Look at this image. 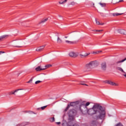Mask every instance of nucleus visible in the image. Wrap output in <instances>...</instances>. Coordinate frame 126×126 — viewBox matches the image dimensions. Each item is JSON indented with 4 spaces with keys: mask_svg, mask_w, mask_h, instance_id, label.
<instances>
[{
    "mask_svg": "<svg viewBox=\"0 0 126 126\" xmlns=\"http://www.w3.org/2000/svg\"><path fill=\"white\" fill-rule=\"evenodd\" d=\"M81 113L90 116L95 115V120H105L106 117V109L98 103L95 104L92 108L86 110V112L82 111Z\"/></svg>",
    "mask_w": 126,
    "mask_h": 126,
    "instance_id": "f257e3e1",
    "label": "nucleus"
},
{
    "mask_svg": "<svg viewBox=\"0 0 126 126\" xmlns=\"http://www.w3.org/2000/svg\"><path fill=\"white\" fill-rule=\"evenodd\" d=\"M77 113H80L79 110H78L76 111L75 109H71L69 111V118L68 123H70V124H72V122H74V116Z\"/></svg>",
    "mask_w": 126,
    "mask_h": 126,
    "instance_id": "f03ea898",
    "label": "nucleus"
},
{
    "mask_svg": "<svg viewBox=\"0 0 126 126\" xmlns=\"http://www.w3.org/2000/svg\"><path fill=\"white\" fill-rule=\"evenodd\" d=\"M90 105V102H88L86 103V101H83L81 103V105L79 106V108L78 110L80 113H81L84 111V112L86 113V110L88 106Z\"/></svg>",
    "mask_w": 126,
    "mask_h": 126,
    "instance_id": "7ed1b4c3",
    "label": "nucleus"
},
{
    "mask_svg": "<svg viewBox=\"0 0 126 126\" xmlns=\"http://www.w3.org/2000/svg\"><path fill=\"white\" fill-rule=\"evenodd\" d=\"M96 64H97V62L96 61H92L89 64H86V66L87 68H93V67L95 66Z\"/></svg>",
    "mask_w": 126,
    "mask_h": 126,
    "instance_id": "20e7f679",
    "label": "nucleus"
},
{
    "mask_svg": "<svg viewBox=\"0 0 126 126\" xmlns=\"http://www.w3.org/2000/svg\"><path fill=\"white\" fill-rule=\"evenodd\" d=\"M69 56L71 57V58H76L78 57V53L72 52L69 54Z\"/></svg>",
    "mask_w": 126,
    "mask_h": 126,
    "instance_id": "39448f33",
    "label": "nucleus"
},
{
    "mask_svg": "<svg viewBox=\"0 0 126 126\" xmlns=\"http://www.w3.org/2000/svg\"><path fill=\"white\" fill-rule=\"evenodd\" d=\"M101 68L102 70H106L107 68V63L106 62H103L101 64Z\"/></svg>",
    "mask_w": 126,
    "mask_h": 126,
    "instance_id": "423d86ee",
    "label": "nucleus"
},
{
    "mask_svg": "<svg viewBox=\"0 0 126 126\" xmlns=\"http://www.w3.org/2000/svg\"><path fill=\"white\" fill-rule=\"evenodd\" d=\"M106 83H107V84H110V85H112V86H119V85L116 84V83L112 82V81H107Z\"/></svg>",
    "mask_w": 126,
    "mask_h": 126,
    "instance_id": "0eeeda50",
    "label": "nucleus"
},
{
    "mask_svg": "<svg viewBox=\"0 0 126 126\" xmlns=\"http://www.w3.org/2000/svg\"><path fill=\"white\" fill-rule=\"evenodd\" d=\"M8 37H9V35H3L0 36V42H1V41H3V40H5V39H7Z\"/></svg>",
    "mask_w": 126,
    "mask_h": 126,
    "instance_id": "6e6552de",
    "label": "nucleus"
},
{
    "mask_svg": "<svg viewBox=\"0 0 126 126\" xmlns=\"http://www.w3.org/2000/svg\"><path fill=\"white\" fill-rule=\"evenodd\" d=\"M19 90H22L21 89H19L17 90H16L14 92H10L8 93V95H15V92H17V91H19Z\"/></svg>",
    "mask_w": 126,
    "mask_h": 126,
    "instance_id": "1a4fd4ad",
    "label": "nucleus"
},
{
    "mask_svg": "<svg viewBox=\"0 0 126 126\" xmlns=\"http://www.w3.org/2000/svg\"><path fill=\"white\" fill-rule=\"evenodd\" d=\"M44 67H42L41 66H38L35 68L36 71H41V70H44Z\"/></svg>",
    "mask_w": 126,
    "mask_h": 126,
    "instance_id": "9d476101",
    "label": "nucleus"
},
{
    "mask_svg": "<svg viewBox=\"0 0 126 126\" xmlns=\"http://www.w3.org/2000/svg\"><path fill=\"white\" fill-rule=\"evenodd\" d=\"M118 33L123 34V35H126V31L125 30H119Z\"/></svg>",
    "mask_w": 126,
    "mask_h": 126,
    "instance_id": "9b49d317",
    "label": "nucleus"
},
{
    "mask_svg": "<svg viewBox=\"0 0 126 126\" xmlns=\"http://www.w3.org/2000/svg\"><path fill=\"white\" fill-rule=\"evenodd\" d=\"M45 48V45L40 46V47H38L36 51H37L38 52H42V51H43V50Z\"/></svg>",
    "mask_w": 126,
    "mask_h": 126,
    "instance_id": "f8f14e48",
    "label": "nucleus"
},
{
    "mask_svg": "<svg viewBox=\"0 0 126 126\" xmlns=\"http://www.w3.org/2000/svg\"><path fill=\"white\" fill-rule=\"evenodd\" d=\"M90 54V53H86L85 55H82V54H80V58H86V57H87V56H89V55Z\"/></svg>",
    "mask_w": 126,
    "mask_h": 126,
    "instance_id": "ddd939ff",
    "label": "nucleus"
},
{
    "mask_svg": "<svg viewBox=\"0 0 126 126\" xmlns=\"http://www.w3.org/2000/svg\"><path fill=\"white\" fill-rule=\"evenodd\" d=\"M113 16H119V15H122L124 13H113L111 14Z\"/></svg>",
    "mask_w": 126,
    "mask_h": 126,
    "instance_id": "4468645a",
    "label": "nucleus"
},
{
    "mask_svg": "<svg viewBox=\"0 0 126 126\" xmlns=\"http://www.w3.org/2000/svg\"><path fill=\"white\" fill-rule=\"evenodd\" d=\"M57 43L58 44H62V43H63V40H62V39H61V38H60L59 36H58L57 38Z\"/></svg>",
    "mask_w": 126,
    "mask_h": 126,
    "instance_id": "2eb2a0df",
    "label": "nucleus"
},
{
    "mask_svg": "<svg viewBox=\"0 0 126 126\" xmlns=\"http://www.w3.org/2000/svg\"><path fill=\"white\" fill-rule=\"evenodd\" d=\"M67 1V0H61V1H59V3L60 4H63L65 3Z\"/></svg>",
    "mask_w": 126,
    "mask_h": 126,
    "instance_id": "dca6fc26",
    "label": "nucleus"
},
{
    "mask_svg": "<svg viewBox=\"0 0 126 126\" xmlns=\"http://www.w3.org/2000/svg\"><path fill=\"white\" fill-rule=\"evenodd\" d=\"M116 68L117 69H118V70L121 71V72H123V73H126V72H125V71H124V69H123V68H122L121 67H117Z\"/></svg>",
    "mask_w": 126,
    "mask_h": 126,
    "instance_id": "f3484780",
    "label": "nucleus"
},
{
    "mask_svg": "<svg viewBox=\"0 0 126 126\" xmlns=\"http://www.w3.org/2000/svg\"><path fill=\"white\" fill-rule=\"evenodd\" d=\"M76 103H77V101L76 102H70L69 106H71V107H74L75 105H76Z\"/></svg>",
    "mask_w": 126,
    "mask_h": 126,
    "instance_id": "a211bd4d",
    "label": "nucleus"
},
{
    "mask_svg": "<svg viewBox=\"0 0 126 126\" xmlns=\"http://www.w3.org/2000/svg\"><path fill=\"white\" fill-rule=\"evenodd\" d=\"M68 126H79L77 124H74L72 123L70 124V122L68 123Z\"/></svg>",
    "mask_w": 126,
    "mask_h": 126,
    "instance_id": "6ab92c4d",
    "label": "nucleus"
},
{
    "mask_svg": "<svg viewBox=\"0 0 126 126\" xmlns=\"http://www.w3.org/2000/svg\"><path fill=\"white\" fill-rule=\"evenodd\" d=\"M52 66V65L51 64H47V65H46L45 66H44V68H43L44 69V70H45V69H47V68H49V67H51Z\"/></svg>",
    "mask_w": 126,
    "mask_h": 126,
    "instance_id": "aec40b11",
    "label": "nucleus"
},
{
    "mask_svg": "<svg viewBox=\"0 0 126 126\" xmlns=\"http://www.w3.org/2000/svg\"><path fill=\"white\" fill-rule=\"evenodd\" d=\"M126 61V58L121 61H118L117 62H116V63L118 64L119 63H124V62Z\"/></svg>",
    "mask_w": 126,
    "mask_h": 126,
    "instance_id": "412c9836",
    "label": "nucleus"
},
{
    "mask_svg": "<svg viewBox=\"0 0 126 126\" xmlns=\"http://www.w3.org/2000/svg\"><path fill=\"white\" fill-rule=\"evenodd\" d=\"M91 126H97V124H96V122L93 121L90 125Z\"/></svg>",
    "mask_w": 126,
    "mask_h": 126,
    "instance_id": "4be33fe9",
    "label": "nucleus"
},
{
    "mask_svg": "<svg viewBox=\"0 0 126 126\" xmlns=\"http://www.w3.org/2000/svg\"><path fill=\"white\" fill-rule=\"evenodd\" d=\"M102 7H106V3H99Z\"/></svg>",
    "mask_w": 126,
    "mask_h": 126,
    "instance_id": "5701e85b",
    "label": "nucleus"
},
{
    "mask_svg": "<svg viewBox=\"0 0 126 126\" xmlns=\"http://www.w3.org/2000/svg\"><path fill=\"white\" fill-rule=\"evenodd\" d=\"M95 22L96 24H97V25H104V23H100V22L97 21V19H95Z\"/></svg>",
    "mask_w": 126,
    "mask_h": 126,
    "instance_id": "b1692460",
    "label": "nucleus"
},
{
    "mask_svg": "<svg viewBox=\"0 0 126 126\" xmlns=\"http://www.w3.org/2000/svg\"><path fill=\"white\" fill-rule=\"evenodd\" d=\"M65 43H67V44H74V42L73 41H70L69 40H65Z\"/></svg>",
    "mask_w": 126,
    "mask_h": 126,
    "instance_id": "393cba45",
    "label": "nucleus"
},
{
    "mask_svg": "<svg viewBox=\"0 0 126 126\" xmlns=\"http://www.w3.org/2000/svg\"><path fill=\"white\" fill-rule=\"evenodd\" d=\"M47 20H48V18L42 20V21H41V22L39 23L40 24L45 23V22H46V21H47Z\"/></svg>",
    "mask_w": 126,
    "mask_h": 126,
    "instance_id": "a878e982",
    "label": "nucleus"
},
{
    "mask_svg": "<svg viewBox=\"0 0 126 126\" xmlns=\"http://www.w3.org/2000/svg\"><path fill=\"white\" fill-rule=\"evenodd\" d=\"M70 107V105H69V104H68L67 107L64 110L65 112H66L68 110V109H69Z\"/></svg>",
    "mask_w": 126,
    "mask_h": 126,
    "instance_id": "bb28decb",
    "label": "nucleus"
},
{
    "mask_svg": "<svg viewBox=\"0 0 126 126\" xmlns=\"http://www.w3.org/2000/svg\"><path fill=\"white\" fill-rule=\"evenodd\" d=\"M115 126H124V125H123V124L121 123H119L117 124H116Z\"/></svg>",
    "mask_w": 126,
    "mask_h": 126,
    "instance_id": "cd10ccee",
    "label": "nucleus"
},
{
    "mask_svg": "<svg viewBox=\"0 0 126 126\" xmlns=\"http://www.w3.org/2000/svg\"><path fill=\"white\" fill-rule=\"evenodd\" d=\"M50 122H52V123L55 122V118L53 117V118H50Z\"/></svg>",
    "mask_w": 126,
    "mask_h": 126,
    "instance_id": "c85d7f7f",
    "label": "nucleus"
},
{
    "mask_svg": "<svg viewBox=\"0 0 126 126\" xmlns=\"http://www.w3.org/2000/svg\"><path fill=\"white\" fill-rule=\"evenodd\" d=\"M40 82H42V81H36L35 82V84H39V83H40Z\"/></svg>",
    "mask_w": 126,
    "mask_h": 126,
    "instance_id": "c756f323",
    "label": "nucleus"
},
{
    "mask_svg": "<svg viewBox=\"0 0 126 126\" xmlns=\"http://www.w3.org/2000/svg\"><path fill=\"white\" fill-rule=\"evenodd\" d=\"M25 113H29V114H34V112L32 111H25Z\"/></svg>",
    "mask_w": 126,
    "mask_h": 126,
    "instance_id": "7c9ffc66",
    "label": "nucleus"
},
{
    "mask_svg": "<svg viewBox=\"0 0 126 126\" xmlns=\"http://www.w3.org/2000/svg\"><path fill=\"white\" fill-rule=\"evenodd\" d=\"M124 1V0H120L118 2H116L115 3H113L114 4H116V3H118V2H123Z\"/></svg>",
    "mask_w": 126,
    "mask_h": 126,
    "instance_id": "2f4dec72",
    "label": "nucleus"
},
{
    "mask_svg": "<svg viewBox=\"0 0 126 126\" xmlns=\"http://www.w3.org/2000/svg\"><path fill=\"white\" fill-rule=\"evenodd\" d=\"M47 106H44L41 107V110H45V108H47Z\"/></svg>",
    "mask_w": 126,
    "mask_h": 126,
    "instance_id": "473e14b6",
    "label": "nucleus"
},
{
    "mask_svg": "<svg viewBox=\"0 0 126 126\" xmlns=\"http://www.w3.org/2000/svg\"><path fill=\"white\" fill-rule=\"evenodd\" d=\"M79 84H80V85H85V86H88V85H87L86 84H84V83H80Z\"/></svg>",
    "mask_w": 126,
    "mask_h": 126,
    "instance_id": "72a5a7b5",
    "label": "nucleus"
},
{
    "mask_svg": "<svg viewBox=\"0 0 126 126\" xmlns=\"http://www.w3.org/2000/svg\"><path fill=\"white\" fill-rule=\"evenodd\" d=\"M33 81V79H31L30 81L27 82V83H31L32 81Z\"/></svg>",
    "mask_w": 126,
    "mask_h": 126,
    "instance_id": "f704fd0d",
    "label": "nucleus"
},
{
    "mask_svg": "<svg viewBox=\"0 0 126 126\" xmlns=\"http://www.w3.org/2000/svg\"><path fill=\"white\" fill-rule=\"evenodd\" d=\"M71 4L72 5H74V4H75V2H74V1H72L71 2Z\"/></svg>",
    "mask_w": 126,
    "mask_h": 126,
    "instance_id": "c9c22d12",
    "label": "nucleus"
},
{
    "mask_svg": "<svg viewBox=\"0 0 126 126\" xmlns=\"http://www.w3.org/2000/svg\"><path fill=\"white\" fill-rule=\"evenodd\" d=\"M101 51H97L96 52H94V54H99Z\"/></svg>",
    "mask_w": 126,
    "mask_h": 126,
    "instance_id": "e433bc0d",
    "label": "nucleus"
},
{
    "mask_svg": "<svg viewBox=\"0 0 126 126\" xmlns=\"http://www.w3.org/2000/svg\"><path fill=\"white\" fill-rule=\"evenodd\" d=\"M102 31H103V30H96V32H102Z\"/></svg>",
    "mask_w": 126,
    "mask_h": 126,
    "instance_id": "4c0bfd02",
    "label": "nucleus"
},
{
    "mask_svg": "<svg viewBox=\"0 0 126 126\" xmlns=\"http://www.w3.org/2000/svg\"><path fill=\"white\" fill-rule=\"evenodd\" d=\"M1 54H4V52H3V51H0V55H1Z\"/></svg>",
    "mask_w": 126,
    "mask_h": 126,
    "instance_id": "58836bf2",
    "label": "nucleus"
},
{
    "mask_svg": "<svg viewBox=\"0 0 126 126\" xmlns=\"http://www.w3.org/2000/svg\"><path fill=\"white\" fill-rule=\"evenodd\" d=\"M123 76H125V77L126 78V73H125V74H123Z\"/></svg>",
    "mask_w": 126,
    "mask_h": 126,
    "instance_id": "ea45409f",
    "label": "nucleus"
},
{
    "mask_svg": "<svg viewBox=\"0 0 126 126\" xmlns=\"http://www.w3.org/2000/svg\"><path fill=\"white\" fill-rule=\"evenodd\" d=\"M92 31H94V32H97V30H94Z\"/></svg>",
    "mask_w": 126,
    "mask_h": 126,
    "instance_id": "a19ab883",
    "label": "nucleus"
},
{
    "mask_svg": "<svg viewBox=\"0 0 126 126\" xmlns=\"http://www.w3.org/2000/svg\"><path fill=\"white\" fill-rule=\"evenodd\" d=\"M56 124H58V125H60L61 122H57V123H56Z\"/></svg>",
    "mask_w": 126,
    "mask_h": 126,
    "instance_id": "79ce46f5",
    "label": "nucleus"
},
{
    "mask_svg": "<svg viewBox=\"0 0 126 126\" xmlns=\"http://www.w3.org/2000/svg\"><path fill=\"white\" fill-rule=\"evenodd\" d=\"M93 3V5L94 7H95V6H94V5H95V4L94 3Z\"/></svg>",
    "mask_w": 126,
    "mask_h": 126,
    "instance_id": "37998d69",
    "label": "nucleus"
},
{
    "mask_svg": "<svg viewBox=\"0 0 126 126\" xmlns=\"http://www.w3.org/2000/svg\"><path fill=\"white\" fill-rule=\"evenodd\" d=\"M17 48H21V46H16Z\"/></svg>",
    "mask_w": 126,
    "mask_h": 126,
    "instance_id": "c03bdc74",
    "label": "nucleus"
},
{
    "mask_svg": "<svg viewBox=\"0 0 126 126\" xmlns=\"http://www.w3.org/2000/svg\"><path fill=\"white\" fill-rule=\"evenodd\" d=\"M65 39L67 38V36H65Z\"/></svg>",
    "mask_w": 126,
    "mask_h": 126,
    "instance_id": "a18cd8bd",
    "label": "nucleus"
},
{
    "mask_svg": "<svg viewBox=\"0 0 126 126\" xmlns=\"http://www.w3.org/2000/svg\"><path fill=\"white\" fill-rule=\"evenodd\" d=\"M40 108H38V110H39Z\"/></svg>",
    "mask_w": 126,
    "mask_h": 126,
    "instance_id": "49530a36",
    "label": "nucleus"
}]
</instances>
